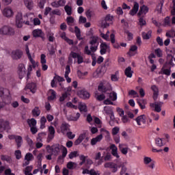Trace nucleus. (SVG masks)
Segmentation results:
<instances>
[{
    "label": "nucleus",
    "mask_w": 175,
    "mask_h": 175,
    "mask_svg": "<svg viewBox=\"0 0 175 175\" xmlns=\"http://www.w3.org/2000/svg\"><path fill=\"white\" fill-rule=\"evenodd\" d=\"M107 68H106V64H103L100 68H98L96 72L93 73V77L98 79V77H103V75L106 73Z\"/></svg>",
    "instance_id": "nucleus-1"
},
{
    "label": "nucleus",
    "mask_w": 175,
    "mask_h": 175,
    "mask_svg": "<svg viewBox=\"0 0 175 175\" xmlns=\"http://www.w3.org/2000/svg\"><path fill=\"white\" fill-rule=\"evenodd\" d=\"M15 23L17 28H23V24L25 23V21H24V18H23L22 13L18 12L16 15Z\"/></svg>",
    "instance_id": "nucleus-2"
},
{
    "label": "nucleus",
    "mask_w": 175,
    "mask_h": 175,
    "mask_svg": "<svg viewBox=\"0 0 175 175\" xmlns=\"http://www.w3.org/2000/svg\"><path fill=\"white\" fill-rule=\"evenodd\" d=\"M1 35H14V29L10 27L4 26L0 29Z\"/></svg>",
    "instance_id": "nucleus-3"
},
{
    "label": "nucleus",
    "mask_w": 175,
    "mask_h": 175,
    "mask_svg": "<svg viewBox=\"0 0 175 175\" xmlns=\"http://www.w3.org/2000/svg\"><path fill=\"white\" fill-rule=\"evenodd\" d=\"M33 38H41L43 40H44V33L42 31V29H36L32 31Z\"/></svg>",
    "instance_id": "nucleus-4"
},
{
    "label": "nucleus",
    "mask_w": 175,
    "mask_h": 175,
    "mask_svg": "<svg viewBox=\"0 0 175 175\" xmlns=\"http://www.w3.org/2000/svg\"><path fill=\"white\" fill-rule=\"evenodd\" d=\"M11 57L12 59H15V60L20 59L21 57H23V51L20 50L13 51L11 53Z\"/></svg>",
    "instance_id": "nucleus-5"
},
{
    "label": "nucleus",
    "mask_w": 175,
    "mask_h": 175,
    "mask_svg": "<svg viewBox=\"0 0 175 175\" xmlns=\"http://www.w3.org/2000/svg\"><path fill=\"white\" fill-rule=\"evenodd\" d=\"M135 121L138 126H143L146 124V115H140L136 118Z\"/></svg>",
    "instance_id": "nucleus-6"
},
{
    "label": "nucleus",
    "mask_w": 175,
    "mask_h": 175,
    "mask_svg": "<svg viewBox=\"0 0 175 175\" xmlns=\"http://www.w3.org/2000/svg\"><path fill=\"white\" fill-rule=\"evenodd\" d=\"M77 95L81 99H90V94L87 90H79L77 92Z\"/></svg>",
    "instance_id": "nucleus-7"
},
{
    "label": "nucleus",
    "mask_w": 175,
    "mask_h": 175,
    "mask_svg": "<svg viewBox=\"0 0 175 175\" xmlns=\"http://www.w3.org/2000/svg\"><path fill=\"white\" fill-rule=\"evenodd\" d=\"M3 14L5 16V17L10 18L13 17V10L10 8H5L3 11Z\"/></svg>",
    "instance_id": "nucleus-8"
},
{
    "label": "nucleus",
    "mask_w": 175,
    "mask_h": 175,
    "mask_svg": "<svg viewBox=\"0 0 175 175\" xmlns=\"http://www.w3.org/2000/svg\"><path fill=\"white\" fill-rule=\"evenodd\" d=\"M27 90H30L32 94H35V91H36V84L33 83H27L25 88V90L27 91Z\"/></svg>",
    "instance_id": "nucleus-9"
},
{
    "label": "nucleus",
    "mask_w": 175,
    "mask_h": 175,
    "mask_svg": "<svg viewBox=\"0 0 175 175\" xmlns=\"http://www.w3.org/2000/svg\"><path fill=\"white\" fill-rule=\"evenodd\" d=\"M147 13H148V7L144 5L140 7L137 16L140 17V16H142V14H147Z\"/></svg>",
    "instance_id": "nucleus-10"
},
{
    "label": "nucleus",
    "mask_w": 175,
    "mask_h": 175,
    "mask_svg": "<svg viewBox=\"0 0 175 175\" xmlns=\"http://www.w3.org/2000/svg\"><path fill=\"white\" fill-rule=\"evenodd\" d=\"M137 12H139V3L134 1L133 8L132 10H131L129 14H131V16H135Z\"/></svg>",
    "instance_id": "nucleus-11"
},
{
    "label": "nucleus",
    "mask_w": 175,
    "mask_h": 175,
    "mask_svg": "<svg viewBox=\"0 0 175 175\" xmlns=\"http://www.w3.org/2000/svg\"><path fill=\"white\" fill-rule=\"evenodd\" d=\"M98 90L100 92H107V91H111L113 89L111 88V86L107 88L106 86L103 85V83H100L98 86Z\"/></svg>",
    "instance_id": "nucleus-12"
},
{
    "label": "nucleus",
    "mask_w": 175,
    "mask_h": 175,
    "mask_svg": "<svg viewBox=\"0 0 175 175\" xmlns=\"http://www.w3.org/2000/svg\"><path fill=\"white\" fill-rule=\"evenodd\" d=\"M151 90L153 91V99L154 100H156L158 99V95L159 92V90L158 89V87L157 85H153L151 86Z\"/></svg>",
    "instance_id": "nucleus-13"
},
{
    "label": "nucleus",
    "mask_w": 175,
    "mask_h": 175,
    "mask_svg": "<svg viewBox=\"0 0 175 175\" xmlns=\"http://www.w3.org/2000/svg\"><path fill=\"white\" fill-rule=\"evenodd\" d=\"M162 105H163V103L155 102L154 104H152L151 106H152V107H154V111H157V113H161V111L162 110V109L161 108L162 107Z\"/></svg>",
    "instance_id": "nucleus-14"
},
{
    "label": "nucleus",
    "mask_w": 175,
    "mask_h": 175,
    "mask_svg": "<svg viewBox=\"0 0 175 175\" xmlns=\"http://www.w3.org/2000/svg\"><path fill=\"white\" fill-rule=\"evenodd\" d=\"M107 49H110V47L107 46V44H106L105 42L101 43L100 51L101 55H103V54H106V52L107 51Z\"/></svg>",
    "instance_id": "nucleus-15"
},
{
    "label": "nucleus",
    "mask_w": 175,
    "mask_h": 175,
    "mask_svg": "<svg viewBox=\"0 0 175 175\" xmlns=\"http://www.w3.org/2000/svg\"><path fill=\"white\" fill-rule=\"evenodd\" d=\"M49 135L48 136L49 140L48 142H50V140H53L54 139V135H55V129H54V126H50L49 128Z\"/></svg>",
    "instance_id": "nucleus-16"
},
{
    "label": "nucleus",
    "mask_w": 175,
    "mask_h": 175,
    "mask_svg": "<svg viewBox=\"0 0 175 175\" xmlns=\"http://www.w3.org/2000/svg\"><path fill=\"white\" fill-rule=\"evenodd\" d=\"M85 137H87L85 133L81 134L77 139H76L74 142L75 146H79V144H80V143H81V142H83V140L85 139Z\"/></svg>",
    "instance_id": "nucleus-17"
},
{
    "label": "nucleus",
    "mask_w": 175,
    "mask_h": 175,
    "mask_svg": "<svg viewBox=\"0 0 175 175\" xmlns=\"http://www.w3.org/2000/svg\"><path fill=\"white\" fill-rule=\"evenodd\" d=\"M102 139H103V135H99L97 137L92 139L91 140V145L92 146H95V144H96V143H98V142H100V140H102Z\"/></svg>",
    "instance_id": "nucleus-18"
},
{
    "label": "nucleus",
    "mask_w": 175,
    "mask_h": 175,
    "mask_svg": "<svg viewBox=\"0 0 175 175\" xmlns=\"http://www.w3.org/2000/svg\"><path fill=\"white\" fill-rule=\"evenodd\" d=\"M110 149L111 150V154L113 155V157H116V158H120V155H118V153L117 152V146L116 145L112 144L110 146Z\"/></svg>",
    "instance_id": "nucleus-19"
},
{
    "label": "nucleus",
    "mask_w": 175,
    "mask_h": 175,
    "mask_svg": "<svg viewBox=\"0 0 175 175\" xmlns=\"http://www.w3.org/2000/svg\"><path fill=\"white\" fill-rule=\"evenodd\" d=\"M78 107L81 113H83V112L87 113V111H88V109L87 108V105H85V103H80Z\"/></svg>",
    "instance_id": "nucleus-20"
},
{
    "label": "nucleus",
    "mask_w": 175,
    "mask_h": 175,
    "mask_svg": "<svg viewBox=\"0 0 175 175\" xmlns=\"http://www.w3.org/2000/svg\"><path fill=\"white\" fill-rule=\"evenodd\" d=\"M10 94L9 90L5 89L3 88H0V96L2 98L3 96H8Z\"/></svg>",
    "instance_id": "nucleus-21"
},
{
    "label": "nucleus",
    "mask_w": 175,
    "mask_h": 175,
    "mask_svg": "<svg viewBox=\"0 0 175 175\" xmlns=\"http://www.w3.org/2000/svg\"><path fill=\"white\" fill-rule=\"evenodd\" d=\"M151 33H152V31L149 30L148 33L142 32V38L144 40H148L151 38Z\"/></svg>",
    "instance_id": "nucleus-22"
},
{
    "label": "nucleus",
    "mask_w": 175,
    "mask_h": 175,
    "mask_svg": "<svg viewBox=\"0 0 175 175\" xmlns=\"http://www.w3.org/2000/svg\"><path fill=\"white\" fill-rule=\"evenodd\" d=\"M137 51V46L136 45H132L129 49V51L127 53L129 57H133L135 54H133L132 52Z\"/></svg>",
    "instance_id": "nucleus-23"
},
{
    "label": "nucleus",
    "mask_w": 175,
    "mask_h": 175,
    "mask_svg": "<svg viewBox=\"0 0 175 175\" xmlns=\"http://www.w3.org/2000/svg\"><path fill=\"white\" fill-rule=\"evenodd\" d=\"M75 32L76 34V36L79 40H83V38H81V31H80V29L77 27H75Z\"/></svg>",
    "instance_id": "nucleus-24"
},
{
    "label": "nucleus",
    "mask_w": 175,
    "mask_h": 175,
    "mask_svg": "<svg viewBox=\"0 0 175 175\" xmlns=\"http://www.w3.org/2000/svg\"><path fill=\"white\" fill-rule=\"evenodd\" d=\"M80 118V113H77L76 116L70 115L67 117L68 121H77Z\"/></svg>",
    "instance_id": "nucleus-25"
},
{
    "label": "nucleus",
    "mask_w": 175,
    "mask_h": 175,
    "mask_svg": "<svg viewBox=\"0 0 175 175\" xmlns=\"http://www.w3.org/2000/svg\"><path fill=\"white\" fill-rule=\"evenodd\" d=\"M14 138L18 148H20V147H21V143H23V137L20 135H16Z\"/></svg>",
    "instance_id": "nucleus-26"
},
{
    "label": "nucleus",
    "mask_w": 175,
    "mask_h": 175,
    "mask_svg": "<svg viewBox=\"0 0 175 175\" xmlns=\"http://www.w3.org/2000/svg\"><path fill=\"white\" fill-rule=\"evenodd\" d=\"M59 144L52 146L51 150L52 152L55 154V155H58V154H59Z\"/></svg>",
    "instance_id": "nucleus-27"
},
{
    "label": "nucleus",
    "mask_w": 175,
    "mask_h": 175,
    "mask_svg": "<svg viewBox=\"0 0 175 175\" xmlns=\"http://www.w3.org/2000/svg\"><path fill=\"white\" fill-rule=\"evenodd\" d=\"M167 65V62H166L163 68H161V72H163V75H166V76H170V69H165V68H166V66Z\"/></svg>",
    "instance_id": "nucleus-28"
},
{
    "label": "nucleus",
    "mask_w": 175,
    "mask_h": 175,
    "mask_svg": "<svg viewBox=\"0 0 175 175\" xmlns=\"http://www.w3.org/2000/svg\"><path fill=\"white\" fill-rule=\"evenodd\" d=\"M124 73L126 77H132V75L133 74V71H132V68L131 66L127 67L125 69Z\"/></svg>",
    "instance_id": "nucleus-29"
},
{
    "label": "nucleus",
    "mask_w": 175,
    "mask_h": 175,
    "mask_svg": "<svg viewBox=\"0 0 175 175\" xmlns=\"http://www.w3.org/2000/svg\"><path fill=\"white\" fill-rule=\"evenodd\" d=\"M25 5L29 9L31 10L32 8H33V2H32V0H24Z\"/></svg>",
    "instance_id": "nucleus-30"
},
{
    "label": "nucleus",
    "mask_w": 175,
    "mask_h": 175,
    "mask_svg": "<svg viewBox=\"0 0 175 175\" xmlns=\"http://www.w3.org/2000/svg\"><path fill=\"white\" fill-rule=\"evenodd\" d=\"M61 148H63L62 149V156H59L58 161H59L60 159H64V158H65V157H66V154H68V149H66V147L62 146Z\"/></svg>",
    "instance_id": "nucleus-31"
},
{
    "label": "nucleus",
    "mask_w": 175,
    "mask_h": 175,
    "mask_svg": "<svg viewBox=\"0 0 175 175\" xmlns=\"http://www.w3.org/2000/svg\"><path fill=\"white\" fill-rule=\"evenodd\" d=\"M32 115L33 117H39L40 116V109H39L38 107H36L32 111H31Z\"/></svg>",
    "instance_id": "nucleus-32"
},
{
    "label": "nucleus",
    "mask_w": 175,
    "mask_h": 175,
    "mask_svg": "<svg viewBox=\"0 0 175 175\" xmlns=\"http://www.w3.org/2000/svg\"><path fill=\"white\" fill-rule=\"evenodd\" d=\"M123 144L119 145V150L123 154V155H126L128 154V150H129V148H124Z\"/></svg>",
    "instance_id": "nucleus-33"
},
{
    "label": "nucleus",
    "mask_w": 175,
    "mask_h": 175,
    "mask_svg": "<svg viewBox=\"0 0 175 175\" xmlns=\"http://www.w3.org/2000/svg\"><path fill=\"white\" fill-rule=\"evenodd\" d=\"M69 128H70V125L66 122H63L61 126L62 132H65L66 131H69Z\"/></svg>",
    "instance_id": "nucleus-34"
},
{
    "label": "nucleus",
    "mask_w": 175,
    "mask_h": 175,
    "mask_svg": "<svg viewBox=\"0 0 175 175\" xmlns=\"http://www.w3.org/2000/svg\"><path fill=\"white\" fill-rule=\"evenodd\" d=\"M67 167L70 170H73V169L77 167V164L75 162L70 161L67 163Z\"/></svg>",
    "instance_id": "nucleus-35"
},
{
    "label": "nucleus",
    "mask_w": 175,
    "mask_h": 175,
    "mask_svg": "<svg viewBox=\"0 0 175 175\" xmlns=\"http://www.w3.org/2000/svg\"><path fill=\"white\" fill-rule=\"evenodd\" d=\"M27 124L30 128L32 126H36V120H35V118L28 119Z\"/></svg>",
    "instance_id": "nucleus-36"
},
{
    "label": "nucleus",
    "mask_w": 175,
    "mask_h": 175,
    "mask_svg": "<svg viewBox=\"0 0 175 175\" xmlns=\"http://www.w3.org/2000/svg\"><path fill=\"white\" fill-rule=\"evenodd\" d=\"M94 97L97 100H99L100 102L102 100H105L106 96H105V94H102L98 95V93H95Z\"/></svg>",
    "instance_id": "nucleus-37"
},
{
    "label": "nucleus",
    "mask_w": 175,
    "mask_h": 175,
    "mask_svg": "<svg viewBox=\"0 0 175 175\" xmlns=\"http://www.w3.org/2000/svg\"><path fill=\"white\" fill-rule=\"evenodd\" d=\"M98 39H99V38L92 37V40L90 42V44H91V46H96V44H99Z\"/></svg>",
    "instance_id": "nucleus-38"
},
{
    "label": "nucleus",
    "mask_w": 175,
    "mask_h": 175,
    "mask_svg": "<svg viewBox=\"0 0 175 175\" xmlns=\"http://www.w3.org/2000/svg\"><path fill=\"white\" fill-rule=\"evenodd\" d=\"M64 10L67 13L68 16H71L72 15V7L66 5L64 7Z\"/></svg>",
    "instance_id": "nucleus-39"
},
{
    "label": "nucleus",
    "mask_w": 175,
    "mask_h": 175,
    "mask_svg": "<svg viewBox=\"0 0 175 175\" xmlns=\"http://www.w3.org/2000/svg\"><path fill=\"white\" fill-rule=\"evenodd\" d=\"M70 95V94H69V92H66L65 93H64L62 94V96L59 98V101L60 102H64V100H65V99H66L67 97H68Z\"/></svg>",
    "instance_id": "nucleus-40"
},
{
    "label": "nucleus",
    "mask_w": 175,
    "mask_h": 175,
    "mask_svg": "<svg viewBox=\"0 0 175 175\" xmlns=\"http://www.w3.org/2000/svg\"><path fill=\"white\" fill-rule=\"evenodd\" d=\"M54 14L56 16H61V10L56 9L50 12V16H54Z\"/></svg>",
    "instance_id": "nucleus-41"
},
{
    "label": "nucleus",
    "mask_w": 175,
    "mask_h": 175,
    "mask_svg": "<svg viewBox=\"0 0 175 175\" xmlns=\"http://www.w3.org/2000/svg\"><path fill=\"white\" fill-rule=\"evenodd\" d=\"M50 91L51 92V96H49L48 99L49 100H54L56 98L55 91L54 90H50Z\"/></svg>",
    "instance_id": "nucleus-42"
},
{
    "label": "nucleus",
    "mask_w": 175,
    "mask_h": 175,
    "mask_svg": "<svg viewBox=\"0 0 175 175\" xmlns=\"http://www.w3.org/2000/svg\"><path fill=\"white\" fill-rule=\"evenodd\" d=\"M155 143L158 147H162L164 145L162 139L161 138H157L155 139Z\"/></svg>",
    "instance_id": "nucleus-43"
},
{
    "label": "nucleus",
    "mask_w": 175,
    "mask_h": 175,
    "mask_svg": "<svg viewBox=\"0 0 175 175\" xmlns=\"http://www.w3.org/2000/svg\"><path fill=\"white\" fill-rule=\"evenodd\" d=\"M109 98H111L113 101L117 100V93H116V92H112L110 93Z\"/></svg>",
    "instance_id": "nucleus-44"
},
{
    "label": "nucleus",
    "mask_w": 175,
    "mask_h": 175,
    "mask_svg": "<svg viewBox=\"0 0 175 175\" xmlns=\"http://www.w3.org/2000/svg\"><path fill=\"white\" fill-rule=\"evenodd\" d=\"M104 111L106 113V114H108V115L111 114V113H112V112H113V109H111V107H107V106L104 107Z\"/></svg>",
    "instance_id": "nucleus-45"
},
{
    "label": "nucleus",
    "mask_w": 175,
    "mask_h": 175,
    "mask_svg": "<svg viewBox=\"0 0 175 175\" xmlns=\"http://www.w3.org/2000/svg\"><path fill=\"white\" fill-rule=\"evenodd\" d=\"M1 161H6V162H10L12 161V159L9 156L3 155L2 154L1 156Z\"/></svg>",
    "instance_id": "nucleus-46"
},
{
    "label": "nucleus",
    "mask_w": 175,
    "mask_h": 175,
    "mask_svg": "<svg viewBox=\"0 0 175 175\" xmlns=\"http://www.w3.org/2000/svg\"><path fill=\"white\" fill-rule=\"evenodd\" d=\"M32 158H33V155L31 154V153H27L25 157V161H28V162H29V161L32 160Z\"/></svg>",
    "instance_id": "nucleus-47"
},
{
    "label": "nucleus",
    "mask_w": 175,
    "mask_h": 175,
    "mask_svg": "<svg viewBox=\"0 0 175 175\" xmlns=\"http://www.w3.org/2000/svg\"><path fill=\"white\" fill-rule=\"evenodd\" d=\"M69 73H70V66L67 65L66 67L64 77H69Z\"/></svg>",
    "instance_id": "nucleus-48"
},
{
    "label": "nucleus",
    "mask_w": 175,
    "mask_h": 175,
    "mask_svg": "<svg viewBox=\"0 0 175 175\" xmlns=\"http://www.w3.org/2000/svg\"><path fill=\"white\" fill-rule=\"evenodd\" d=\"M43 157V154L42 153H39V154L37 156V159L38 160V163L40 166V167H42V158Z\"/></svg>",
    "instance_id": "nucleus-49"
},
{
    "label": "nucleus",
    "mask_w": 175,
    "mask_h": 175,
    "mask_svg": "<svg viewBox=\"0 0 175 175\" xmlns=\"http://www.w3.org/2000/svg\"><path fill=\"white\" fill-rule=\"evenodd\" d=\"M70 159H73L77 157V151L71 152L68 155Z\"/></svg>",
    "instance_id": "nucleus-50"
},
{
    "label": "nucleus",
    "mask_w": 175,
    "mask_h": 175,
    "mask_svg": "<svg viewBox=\"0 0 175 175\" xmlns=\"http://www.w3.org/2000/svg\"><path fill=\"white\" fill-rule=\"evenodd\" d=\"M126 170H127L126 167H125V165H124V163H122V169H121V171H120V175L125 174Z\"/></svg>",
    "instance_id": "nucleus-51"
},
{
    "label": "nucleus",
    "mask_w": 175,
    "mask_h": 175,
    "mask_svg": "<svg viewBox=\"0 0 175 175\" xmlns=\"http://www.w3.org/2000/svg\"><path fill=\"white\" fill-rule=\"evenodd\" d=\"M32 169H33L32 166H27L25 170V174L28 175L30 172H32Z\"/></svg>",
    "instance_id": "nucleus-52"
},
{
    "label": "nucleus",
    "mask_w": 175,
    "mask_h": 175,
    "mask_svg": "<svg viewBox=\"0 0 175 175\" xmlns=\"http://www.w3.org/2000/svg\"><path fill=\"white\" fill-rule=\"evenodd\" d=\"M124 33H126V35L128 36L129 40H132L133 39V34L129 32V31L128 30L124 31Z\"/></svg>",
    "instance_id": "nucleus-53"
},
{
    "label": "nucleus",
    "mask_w": 175,
    "mask_h": 175,
    "mask_svg": "<svg viewBox=\"0 0 175 175\" xmlns=\"http://www.w3.org/2000/svg\"><path fill=\"white\" fill-rule=\"evenodd\" d=\"M154 53L155 54H157L159 58H161V57H162V51L161 50V49H155Z\"/></svg>",
    "instance_id": "nucleus-54"
},
{
    "label": "nucleus",
    "mask_w": 175,
    "mask_h": 175,
    "mask_svg": "<svg viewBox=\"0 0 175 175\" xmlns=\"http://www.w3.org/2000/svg\"><path fill=\"white\" fill-rule=\"evenodd\" d=\"M27 75V72L25 70L23 71H18V75H19V79H23L25 75Z\"/></svg>",
    "instance_id": "nucleus-55"
},
{
    "label": "nucleus",
    "mask_w": 175,
    "mask_h": 175,
    "mask_svg": "<svg viewBox=\"0 0 175 175\" xmlns=\"http://www.w3.org/2000/svg\"><path fill=\"white\" fill-rule=\"evenodd\" d=\"M66 135H67V137H68V139H75V137L76 136V135L73 134V133H72L71 131L68 132Z\"/></svg>",
    "instance_id": "nucleus-56"
},
{
    "label": "nucleus",
    "mask_w": 175,
    "mask_h": 175,
    "mask_svg": "<svg viewBox=\"0 0 175 175\" xmlns=\"http://www.w3.org/2000/svg\"><path fill=\"white\" fill-rule=\"evenodd\" d=\"M15 156L16 159H20L21 158V151L18 150L15 151Z\"/></svg>",
    "instance_id": "nucleus-57"
},
{
    "label": "nucleus",
    "mask_w": 175,
    "mask_h": 175,
    "mask_svg": "<svg viewBox=\"0 0 175 175\" xmlns=\"http://www.w3.org/2000/svg\"><path fill=\"white\" fill-rule=\"evenodd\" d=\"M120 132V127H114L112 129V135H116Z\"/></svg>",
    "instance_id": "nucleus-58"
},
{
    "label": "nucleus",
    "mask_w": 175,
    "mask_h": 175,
    "mask_svg": "<svg viewBox=\"0 0 175 175\" xmlns=\"http://www.w3.org/2000/svg\"><path fill=\"white\" fill-rule=\"evenodd\" d=\"M109 25H110V24L107 23V21H103L101 22L102 28H107V27H109Z\"/></svg>",
    "instance_id": "nucleus-59"
},
{
    "label": "nucleus",
    "mask_w": 175,
    "mask_h": 175,
    "mask_svg": "<svg viewBox=\"0 0 175 175\" xmlns=\"http://www.w3.org/2000/svg\"><path fill=\"white\" fill-rule=\"evenodd\" d=\"M54 80H57L59 83L61 81H65V79H64V77H59V75L54 77Z\"/></svg>",
    "instance_id": "nucleus-60"
},
{
    "label": "nucleus",
    "mask_w": 175,
    "mask_h": 175,
    "mask_svg": "<svg viewBox=\"0 0 175 175\" xmlns=\"http://www.w3.org/2000/svg\"><path fill=\"white\" fill-rule=\"evenodd\" d=\"M139 23L141 27H143V25H146V21L142 17L139 18Z\"/></svg>",
    "instance_id": "nucleus-61"
},
{
    "label": "nucleus",
    "mask_w": 175,
    "mask_h": 175,
    "mask_svg": "<svg viewBox=\"0 0 175 175\" xmlns=\"http://www.w3.org/2000/svg\"><path fill=\"white\" fill-rule=\"evenodd\" d=\"M85 14H86V17H87L88 18L91 19V18L92 17V11L88 10L85 12Z\"/></svg>",
    "instance_id": "nucleus-62"
},
{
    "label": "nucleus",
    "mask_w": 175,
    "mask_h": 175,
    "mask_svg": "<svg viewBox=\"0 0 175 175\" xmlns=\"http://www.w3.org/2000/svg\"><path fill=\"white\" fill-rule=\"evenodd\" d=\"M18 72L25 70V66L23 64H20L18 67Z\"/></svg>",
    "instance_id": "nucleus-63"
},
{
    "label": "nucleus",
    "mask_w": 175,
    "mask_h": 175,
    "mask_svg": "<svg viewBox=\"0 0 175 175\" xmlns=\"http://www.w3.org/2000/svg\"><path fill=\"white\" fill-rule=\"evenodd\" d=\"M46 55L44 54H42L41 55V64H46Z\"/></svg>",
    "instance_id": "nucleus-64"
}]
</instances>
